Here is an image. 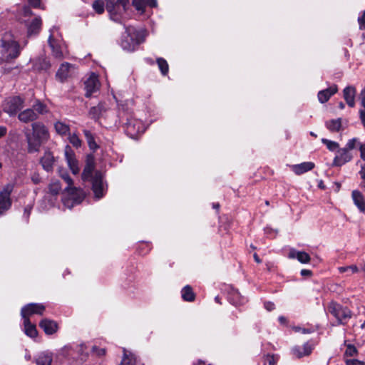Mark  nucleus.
Segmentation results:
<instances>
[{"mask_svg":"<svg viewBox=\"0 0 365 365\" xmlns=\"http://www.w3.org/2000/svg\"><path fill=\"white\" fill-rule=\"evenodd\" d=\"M28 43L27 39L19 42L15 40L11 32H5L0 39L1 58L5 61H10L18 58L22 48Z\"/></svg>","mask_w":365,"mask_h":365,"instance_id":"f257e3e1","label":"nucleus"},{"mask_svg":"<svg viewBox=\"0 0 365 365\" xmlns=\"http://www.w3.org/2000/svg\"><path fill=\"white\" fill-rule=\"evenodd\" d=\"M31 127L32 132L26 133L29 153L38 152L41 145L46 143L50 137L48 130L43 123L40 122L34 123Z\"/></svg>","mask_w":365,"mask_h":365,"instance_id":"f03ea898","label":"nucleus"},{"mask_svg":"<svg viewBox=\"0 0 365 365\" xmlns=\"http://www.w3.org/2000/svg\"><path fill=\"white\" fill-rule=\"evenodd\" d=\"M125 33L120 41V46L125 51H133L145 41L146 32L143 29H136L133 26H125Z\"/></svg>","mask_w":365,"mask_h":365,"instance_id":"7ed1b4c3","label":"nucleus"},{"mask_svg":"<svg viewBox=\"0 0 365 365\" xmlns=\"http://www.w3.org/2000/svg\"><path fill=\"white\" fill-rule=\"evenodd\" d=\"M95 168L93 160H88L83 169L82 173V179L86 180H91L92 189L95 197L98 199L101 198L106 192V185L103 180V175L100 172H96L93 176V171Z\"/></svg>","mask_w":365,"mask_h":365,"instance_id":"20e7f679","label":"nucleus"},{"mask_svg":"<svg viewBox=\"0 0 365 365\" xmlns=\"http://www.w3.org/2000/svg\"><path fill=\"white\" fill-rule=\"evenodd\" d=\"M20 19L26 26L27 38L39 34L42 25L41 19L38 16L34 15L29 7H24L20 14Z\"/></svg>","mask_w":365,"mask_h":365,"instance_id":"39448f33","label":"nucleus"},{"mask_svg":"<svg viewBox=\"0 0 365 365\" xmlns=\"http://www.w3.org/2000/svg\"><path fill=\"white\" fill-rule=\"evenodd\" d=\"M83 344H68L58 349L54 356V365H69L75 359L76 352L83 351Z\"/></svg>","mask_w":365,"mask_h":365,"instance_id":"423d86ee","label":"nucleus"},{"mask_svg":"<svg viewBox=\"0 0 365 365\" xmlns=\"http://www.w3.org/2000/svg\"><path fill=\"white\" fill-rule=\"evenodd\" d=\"M49 32L48 44L51 48L53 56L59 60L65 58L68 53L66 46L61 39L56 36V33L58 32L57 28L53 27Z\"/></svg>","mask_w":365,"mask_h":365,"instance_id":"0eeeda50","label":"nucleus"},{"mask_svg":"<svg viewBox=\"0 0 365 365\" xmlns=\"http://www.w3.org/2000/svg\"><path fill=\"white\" fill-rule=\"evenodd\" d=\"M128 2V0H106V9L113 21L121 22L122 16L126 11Z\"/></svg>","mask_w":365,"mask_h":365,"instance_id":"6e6552de","label":"nucleus"},{"mask_svg":"<svg viewBox=\"0 0 365 365\" xmlns=\"http://www.w3.org/2000/svg\"><path fill=\"white\" fill-rule=\"evenodd\" d=\"M58 173L62 179H63L64 181L68 184V186L66 187V190L70 195L71 199L73 201V203L79 204L84 198L85 195L83 191L72 186V179L70 178L66 170L62 168H59Z\"/></svg>","mask_w":365,"mask_h":365,"instance_id":"1a4fd4ad","label":"nucleus"},{"mask_svg":"<svg viewBox=\"0 0 365 365\" xmlns=\"http://www.w3.org/2000/svg\"><path fill=\"white\" fill-rule=\"evenodd\" d=\"M327 310L338 320L339 324H344L351 317V312L347 307L334 302L329 304Z\"/></svg>","mask_w":365,"mask_h":365,"instance_id":"9d476101","label":"nucleus"},{"mask_svg":"<svg viewBox=\"0 0 365 365\" xmlns=\"http://www.w3.org/2000/svg\"><path fill=\"white\" fill-rule=\"evenodd\" d=\"M24 106V100L20 96L6 98L3 103V110L9 115H16Z\"/></svg>","mask_w":365,"mask_h":365,"instance_id":"9b49d317","label":"nucleus"},{"mask_svg":"<svg viewBox=\"0 0 365 365\" xmlns=\"http://www.w3.org/2000/svg\"><path fill=\"white\" fill-rule=\"evenodd\" d=\"M13 189V184H7L4 187L3 190L0 192V215L8 210L11 205L10 195Z\"/></svg>","mask_w":365,"mask_h":365,"instance_id":"f8f14e48","label":"nucleus"},{"mask_svg":"<svg viewBox=\"0 0 365 365\" xmlns=\"http://www.w3.org/2000/svg\"><path fill=\"white\" fill-rule=\"evenodd\" d=\"M145 127L144 123L135 118H130L126 123V132L131 138H134L138 135L144 133Z\"/></svg>","mask_w":365,"mask_h":365,"instance_id":"ddd939ff","label":"nucleus"},{"mask_svg":"<svg viewBox=\"0 0 365 365\" xmlns=\"http://www.w3.org/2000/svg\"><path fill=\"white\" fill-rule=\"evenodd\" d=\"M45 309V306L42 304L30 303L22 307L21 315L23 319H29V317L34 314L42 315Z\"/></svg>","mask_w":365,"mask_h":365,"instance_id":"4468645a","label":"nucleus"},{"mask_svg":"<svg viewBox=\"0 0 365 365\" xmlns=\"http://www.w3.org/2000/svg\"><path fill=\"white\" fill-rule=\"evenodd\" d=\"M65 159L67 165L73 174L76 175L79 173L80 168L78 161L76 155L69 145H66L64 149Z\"/></svg>","mask_w":365,"mask_h":365,"instance_id":"2eb2a0df","label":"nucleus"},{"mask_svg":"<svg viewBox=\"0 0 365 365\" xmlns=\"http://www.w3.org/2000/svg\"><path fill=\"white\" fill-rule=\"evenodd\" d=\"M353 156L351 152L345 148H339L333 160L332 165L336 167H341L346 163L351 160Z\"/></svg>","mask_w":365,"mask_h":365,"instance_id":"dca6fc26","label":"nucleus"},{"mask_svg":"<svg viewBox=\"0 0 365 365\" xmlns=\"http://www.w3.org/2000/svg\"><path fill=\"white\" fill-rule=\"evenodd\" d=\"M100 83L98 76L95 73H92L85 81V88L86 91V97H90L92 93L98 90Z\"/></svg>","mask_w":365,"mask_h":365,"instance_id":"f3484780","label":"nucleus"},{"mask_svg":"<svg viewBox=\"0 0 365 365\" xmlns=\"http://www.w3.org/2000/svg\"><path fill=\"white\" fill-rule=\"evenodd\" d=\"M39 327L48 335L55 334L58 329V324L55 321L48 319H42L39 323Z\"/></svg>","mask_w":365,"mask_h":365,"instance_id":"a211bd4d","label":"nucleus"},{"mask_svg":"<svg viewBox=\"0 0 365 365\" xmlns=\"http://www.w3.org/2000/svg\"><path fill=\"white\" fill-rule=\"evenodd\" d=\"M40 163L43 168L47 172L52 170L55 163V158L53 153L50 150H46L40 159Z\"/></svg>","mask_w":365,"mask_h":365,"instance_id":"6ab92c4d","label":"nucleus"},{"mask_svg":"<svg viewBox=\"0 0 365 365\" xmlns=\"http://www.w3.org/2000/svg\"><path fill=\"white\" fill-rule=\"evenodd\" d=\"M314 166L315 165L312 162H304L299 164L292 165L290 168L297 175H300L312 170Z\"/></svg>","mask_w":365,"mask_h":365,"instance_id":"aec40b11","label":"nucleus"},{"mask_svg":"<svg viewBox=\"0 0 365 365\" xmlns=\"http://www.w3.org/2000/svg\"><path fill=\"white\" fill-rule=\"evenodd\" d=\"M288 257L289 259H297L302 264H308L311 260V257L308 253L303 251H298L293 248L290 249Z\"/></svg>","mask_w":365,"mask_h":365,"instance_id":"412c9836","label":"nucleus"},{"mask_svg":"<svg viewBox=\"0 0 365 365\" xmlns=\"http://www.w3.org/2000/svg\"><path fill=\"white\" fill-rule=\"evenodd\" d=\"M73 68V66L68 63H62L56 73V78L61 81H65L71 75Z\"/></svg>","mask_w":365,"mask_h":365,"instance_id":"4be33fe9","label":"nucleus"},{"mask_svg":"<svg viewBox=\"0 0 365 365\" xmlns=\"http://www.w3.org/2000/svg\"><path fill=\"white\" fill-rule=\"evenodd\" d=\"M19 120L25 123L33 122L37 120V115L34 109L32 108H26L19 113Z\"/></svg>","mask_w":365,"mask_h":365,"instance_id":"5701e85b","label":"nucleus"},{"mask_svg":"<svg viewBox=\"0 0 365 365\" xmlns=\"http://www.w3.org/2000/svg\"><path fill=\"white\" fill-rule=\"evenodd\" d=\"M338 91L336 85H332L329 88L320 91L318 93V100L321 103L327 102L329 98Z\"/></svg>","mask_w":365,"mask_h":365,"instance_id":"b1692460","label":"nucleus"},{"mask_svg":"<svg viewBox=\"0 0 365 365\" xmlns=\"http://www.w3.org/2000/svg\"><path fill=\"white\" fill-rule=\"evenodd\" d=\"M351 198L355 206L361 212H365V197L364 195L359 190H353L351 192Z\"/></svg>","mask_w":365,"mask_h":365,"instance_id":"393cba45","label":"nucleus"},{"mask_svg":"<svg viewBox=\"0 0 365 365\" xmlns=\"http://www.w3.org/2000/svg\"><path fill=\"white\" fill-rule=\"evenodd\" d=\"M312 346L307 342L304 343L302 346H294L292 349V354L297 358H302L305 356H309L312 351Z\"/></svg>","mask_w":365,"mask_h":365,"instance_id":"a878e982","label":"nucleus"},{"mask_svg":"<svg viewBox=\"0 0 365 365\" xmlns=\"http://www.w3.org/2000/svg\"><path fill=\"white\" fill-rule=\"evenodd\" d=\"M356 91L353 86H347L343 91L344 98L349 107H354Z\"/></svg>","mask_w":365,"mask_h":365,"instance_id":"bb28decb","label":"nucleus"},{"mask_svg":"<svg viewBox=\"0 0 365 365\" xmlns=\"http://www.w3.org/2000/svg\"><path fill=\"white\" fill-rule=\"evenodd\" d=\"M11 32L14 34L15 40L18 41L24 38L25 35L26 36V28L24 22L21 21L20 16H19L16 25Z\"/></svg>","mask_w":365,"mask_h":365,"instance_id":"cd10ccee","label":"nucleus"},{"mask_svg":"<svg viewBox=\"0 0 365 365\" xmlns=\"http://www.w3.org/2000/svg\"><path fill=\"white\" fill-rule=\"evenodd\" d=\"M36 365H51L53 362V354L45 351L41 352L35 359Z\"/></svg>","mask_w":365,"mask_h":365,"instance_id":"c85d7f7f","label":"nucleus"},{"mask_svg":"<svg viewBox=\"0 0 365 365\" xmlns=\"http://www.w3.org/2000/svg\"><path fill=\"white\" fill-rule=\"evenodd\" d=\"M133 4L135 8L140 11L141 13L144 12L145 8L147 5L150 7H155L157 6L156 0H133Z\"/></svg>","mask_w":365,"mask_h":365,"instance_id":"c756f323","label":"nucleus"},{"mask_svg":"<svg viewBox=\"0 0 365 365\" xmlns=\"http://www.w3.org/2000/svg\"><path fill=\"white\" fill-rule=\"evenodd\" d=\"M106 108L105 106V104L101 103L96 106L92 107L90 109L88 114L91 118L94 120H98L100 118L101 116H102V115L106 112Z\"/></svg>","mask_w":365,"mask_h":365,"instance_id":"7c9ffc66","label":"nucleus"},{"mask_svg":"<svg viewBox=\"0 0 365 365\" xmlns=\"http://www.w3.org/2000/svg\"><path fill=\"white\" fill-rule=\"evenodd\" d=\"M24 333L31 338H35L37 336L38 331L36 330V326L34 324H31L29 319L25 318L24 319Z\"/></svg>","mask_w":365,"mask_h":365,"instance_id":"2f4dec72","label":"nucleus"},{"mask_svg":"<svg viewBox=\"0 0 365 365\" xmlns=\"http://www.w3.org/2000/svg\"><path fill=\"white\" fill-rule=\"evenodd\" d=\"M229 301L234 305H241L245 302V299L241 296L240 292L236 289H232L228 295Z\"/></svg>","mask_w":365,"mask_h":365,"instance_id":"473e14b6","label":"nucleus"},{"mask_svg":"<svg viewBox=\"0 0 365 365\" xmlns=\"http://www.w3.org/2000/svg\"><path fill=\"white\" fill-rule=\"evenodd\" d=\"M325 125L331 132H339L341 128V118L327 120L325 122Z\"/></svg>","mask_w":365,"mask_h":365,"instance_id":"72a5a7b5","label":"nucleus"},{"mask_svg":"<svg viewBox=\"0 0 365 365\" xmlns=\"http://www.w3.org/2000/svg\"><path fill=\"white\" fill-rule=\"evenodd\" d=\"M32 109L36 111L37 118L40 115H44L48 113V108L47 106L39 100H36L35 103L32 106Z\"/></svg>","mask_w":365,"mask_h":365,"instance_id":"f704fd0d","label":"nucleus"},{"mask_svg":"<svg viewBox=\"0 0 365 365\" xmlns=\"http://www.w3.org/2000/svg\"><path fill=\"white\" fill-rule=\"evenodd\" d=\"M344 345L346 347V349L343 355L344 361L346 359H349V357L356 356L358 355V349L354 345L351 344H346V341H344Z\"/></svg>","mask_w":365,"mask_h":365,"instance_id":"c9c22d12","label":"nucleus"},{"mask_svg":"<svg viewBox=\"0 0 365 365\" xmlns=\"http://www.w3.org/2000/svg\"><path fill=\"white\" fill-rule=\"evenodd\" d=\"M182 297L185 301L192 302L195 299V294L190 286H185L181 291Z\"/></svg>","mask_w":365,"mask_h":365,"instance_id":"e433bc0d","label":"nucleus"},{"mask_svg":"<svg viewBox=\"0 0 365 365\" xmlns=\"http://www.w3.org/2000/svg\"><path fill=\"white\" fill-rule=\"evenodd\" d=\"M54 128L56 133L61 135H66L69 132V126L61 121H57L55 123Z\"/></svg>","mask_w":365,"mask_h":365,"instance_id":"4c0bfd02","label":"nucleus"},{"mask_svg":"<svg viewBox=\"0 0 365 365\" xmlns=\"http://www.w3.org/2000/svg\"><path fill=\"white\" fill-rule=\"evenodd\" d=\"M123 351V358L120 365H135L136 361L134 356L130 353L128 354L125 349Z\"/></svg>","mask_w":365,"mask_h":365,"instance_id":"58836bf2","label":"nucleus"},{"mask_svg":"<svg viewBox=\"0 0 365 365\" xmlns=\"http://www.w3.org/2000/svg\"><path fill=\"white\" fill-rule=\"evenodd\" d=\"M83 133H84V135L86 138V140H87L89 148L93 150H96L98 148V145L95 142L94 138H93V135L91 134V133L87 130H84Z\"/></svg>","mask_w":365,"mask_h":365,"instance_id":"ea45409f","label":"nucleus"},{"mask_svg":"<svg viewBox=\"0 0 365 365\" xmlns=\"http://www.w3.org/2000/svg\"><path fill=\"white\" fill-rule=\"evenodd\" d=\"M61 190V186L58 180L52 181L48 185V192L51 195H57Z\"/></svg>","mask_w":365,"mask_h":365,"instance_id":"a19ab883","label":"nucleus"},{"mask_svg":"<svg viewBox=\"0 0 365 365\" xmlns=\"http://www.w3.org/2000/svg\"><path fill=\"white\" fill-rule=\"evenodd\" d=\"M157 63L160 70L162 74L165 76L168 73V62L163 58H157Z\"/></svg>","mask_w":365,"mask_h":365,"instance_id":"79ce46f5","label":"nucleus"},{"mask_svg":"<svg viewBox=\"0 0 365 365\" xmlns=\"http://www.w3.org/2000/svg\"><path fill=\"white\" fill-rule=\"evenodd\" d=\"M322 143H324L330 151H335L339 149V145L335 141H332L326 138L322 139Z\"/></svg>","mask_w":365,"mask_h":365,"instance_id":"37998d69","label":"nucleus"},{"mask_svg":"<svg viewBox=\"0 0 365 365\" xmlns=\"http://www.w3.org/2000/svg\"><path fill=\"white\" fill-rule=\"evenodd\" d=\"M92 6L95 11L98 14H101L104 12V2L102 0H96L93 3Z\"/></svg>","mask_w":365,"mask_h":365,"instance_id":"c03bdc74","label":"nucleus"},{"mask_svg":"<svg viewBox=\"0 0 365 365\" xmlns=\"http://www.w3.org/2000/svg\"><path fill=\"white\" fill-rule=\"evenodd\" d=\"M51 65L46 58H39L36 63V67L41 70H47L50 68Z\"/></svg>","mask_w":365,"mask_h":365,"instance_id":"a18cd8bd","label":"nucleus"},{"mask_svg":"<svg viewBox=\"0 0 365 365\" xmlns=\"http://www.w3.org/2000/svg\"><path fill=\"white\" fill-rule=\"evenodd\" d=\"M69 142L75 147L79 148L81 145V140L78 138V136L73 133L69 135L68 138Z\"/></svg>","mask_w":365,"mask_h":365,"instance_id":"49530a36","label":"nucleus"},{"mask_svg":"<svg viewBox=\"0 0 365 365\" xmlns=\"http://www.w3.org/2000/svg\"><path fill=\"white\" fill-rule=\"evenodd\" d=\"M338 269L340 273H344L347 271H351L352 273H356L359 272L357 266L354 264L346 267H340Z\"/></svg>","mask_w":365,"mask_h":365,"instance_id":"de8ad7c7","label":"nucleus"},{"mask_svg":"<svg viewBox=\"0 0 365 365\" xmlns=\"http://www.w3.org/2000/svg\"><path fill=\"white\" fill-rule=\"evenodd\" d=\"M277 361V358L274 355H267L264 360V365H275Z\"/></svg>","mask_w":365,"mask_h":365,"instance_id":"09e8293b","label":"nucleus"},{"mask_svg":"<svg viewBox=\"0 0 365 365\" xmlns=\"http://www.w3.org/2000/svg\"><path fill=\"white\" fill-rule=\"evenodd\" d=\"M357 142H358V139L356 138L350 139L348 140V142L346 144V146L344 148L347 149V150H349L350 152L351 150H353L356 147Z\"/></svg>","mask_w":365,"mask_h":365,"instance_id":"8fccbe9b","label":"nucleus"},{"mask_svg":"<svg viewBox=\"0 0 365 365\" xmlns=\"http://www.w3.org/2000/svg\"><path fill=\"white\" fill-rule=\"evenodd\" d=\"M361 106H363L364 109L359 110V115L361 123L365 127V97L361 100Z\"/></svg>","mask_w":365,"mask_h":365,"instance_id":"3c124183","label":"nucleus"},{"mask_svg":"<svg viewBox=\"0 0 365 365\" xmlns=\"http://www.w3.org/2000/svg\"><path fill=\"white\" fill-rule=\"evenodd\" d=\"M345 364L346 365H365L364 361L355 359H346Z\"/></svg>","mask_w":365,"mask_h":365,"instance_id":"603ef678","label":"nucleus"},{"mask_svg":"<svg viewBox=\"0 0 365 365\" xmlns=\"http://www.w3.org/2000/svg\"><path fill=\"white\" fill-rule=\"evenodd\" d=\"M358 22L359 24L360 29L365 30V10L363 12L362 16L359 17Z\"/></svg>","mask_w":365,"mask_h":365,"instance_id":"864d4df0","label":"nucleus"},{"mask_svg":"<svg viewBox=\"0 0 365 365\" xmlns=\"http://www.w3.org/2000/svg\"><path fill=\"white\" fill-rule=\"evenodd\" d=\"M31 209H32V206L31 205H27L25 208H24V217L26 218V220H27L29 217V215L31 214Z\"/></svg>","mask_w":365,"mask_h":365,"instance_id":"5fc2aeb1","label":"nucleus"},{"mask_svg":"<svg viewBox=\"0 0 365 365\" xmlns=\"http://www.w3.org/2000/svg\"><path fill=\"white\" fill-rule=\"evenodd\" d=\"M264 307L268 311H272L274 309V304L271 302H264Z\"/></svg>","mask_w":365,"mask_h":365,"instance_id":"6e6d98bb","label":"nucleus"},{"mask_svg":"<svg viewBox=\"0 0 365 365\" xmlns=\"http://www.w3.org/2000/svg\"><path fill=\"white\" fill-rule=\"evenodd\" d=\"M93 351L94 352H96V354L98 355V356H103L106 353V351L104 349H98L96 346H93Z\"/></svg>","mask_w":365,"mask_h":365,"instance_id":"4d7b16f0","label":"nucleus"},{"mask_svg":"<svg viewBox=\"0 0 365 365\" xmlns=\"http://www.w3.org/2000/svg\"><path fill=\"white\" fill-rule=\"evenodd\" d=\"M360 156L361 159L365 160V145L359 144Z\"/></svg>","mask_w":365,"mask_h":365,"instance_id":"13d9d810","label":"nucleus"},{"mask_svg":"<svg viewBox=\"0 0 365 365\" xmlns=\"http://www.w3.org/2000/svg\"><path fill=\"white\" fill-rule=\"evenodd\" d=\"M359 173L361 179L364 180L363 182H365V164L364 165H361V170H360Z\"/></svg>","mask_w":365,"mask_h":365,"instance_id":"bf43d9fd","label":"nucleus"},{"mask_svg":"<svg viewBox=\"0 0 365 365\" xmlns=\"http://www.w3.org/2000/svg\"><path fill=\"white\" fill-rule=\"evenodd\" d=\"M295 331H299V332H302L303 334H308V333H311L312 332V331L310 329H307L301 328V327H296L295 328Z\"/></svg>","mask_w":365,"mask_h":365,"instance_id":"052dcab7","label":"nucleus"},{"mask_svg":"<svg viewBox=\"0 0 365 365\" xmlns=\"http://www.w3.org/2000/svg\"><path fill=\"white\" fill-rule=\"evenodd\" d=\"M301 275L303 276V277H309L312 275V271L309 270V269H302L301 270Z\"/></svg>","mask_w":365,"mask_h":365,"instance_id":"680f3d73","label":"nucleus"},{"mask_svg":"<svg viewBox=\"0 0 365 365\" xmlns=\"http://www.w3.org/2000/svg\"><path fill=\"white\" fill-rule=\"evenodd\" d=\"M7 133V128L5 126H0V138L6 135Z\"/></svg>","mask_w":365,"mask_h":365,"instance_id":"e2e57ef3","label":"nucleus"},{"mask_svg":"<svg viewBox=\"0 0 365 365\" xmlns=\"http://www.w3.org/2000/svg\"><path fill=\"white\" fill-rule=\"evenodd\" d=\"M28 1L34 7H38L40 5V0H28Z\"/></svg>","mask_w":365,"mask_h":365,"instance_id":"0e129e2a","label":"nucleus"},{"mask_svg":"<svg viewBox=\"0 0 365 365\" xmlns=\"http://www.w3.org/2000/svg\"><path fill=\"white\" fill-rule=\"evenodd\" d=\"M32 181L35 183V184H38L40 182V177L37 174H34L33 176H32Z\"/></svg>","mask_w":365,"mask_h":365,"instance_id":"69168bd1","label":"nucleus"},{"mask_svg":"<svg viewBox=\"0 0 365 365\" xmlns=\"http://www.w3.org/2000/svg\"><path fill=\"white\" fill-rule=\"evenodd\" d=\"M253 257L257 263L261 262V259H259V256L256 253L254 254Z\"/></svg>","mask_w":365,"mask_h":365,"instance_id":"338daca9","label":"nucleus"},{"mask_svg":"<svg viewBox=\"0 0 365 365\" xmlns=\"http://www.w3.org/2000/svg\"><path fill=\"white\" fill-rule=\"evenodd\" d=\"M279 321L281 323H284V322L286 321V319H285L284 317H279Z\"/></svg>","mask_w":365,"mask_h":365,"instance_id":"774afa93","label":"nucleus"}]
</instances>
